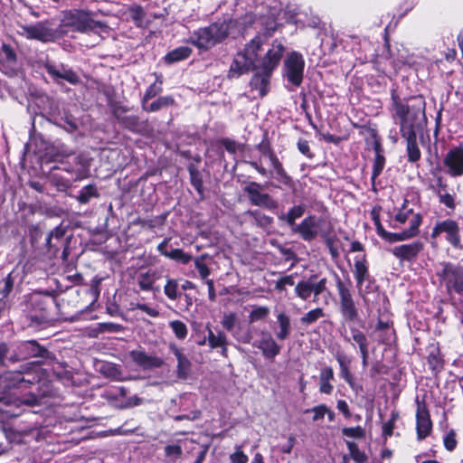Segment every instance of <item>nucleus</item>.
<instances>
[{
	"label": "nucleus",
	"mask_w": 463,
	"mask_h": 463,
	"mask_svg": "<svg viewBox=\"0 0 463 463\" xmlns=\"http://www.w3.org/2000/svg\"><path fill=\"white\" fill-rule=\"evenodd\" d=\"M229 34L230 27L225 21L214 22L194 31L188 42L201 51H209L226 40Z\"/></svg>",
	"instance_id": "obj_3"
},
{
	"label": "nucleus",
	"mask_w": 463,
	"mask_h": 463,
	"mask_svg": "<svg viewBox=\"0 0 463 463\" xmlns=\"http://www.w3.org/2000/svg\"><path fill=\"white\" fill-rule=\"evenodd\" d=\"M381 210H382L381 206H374L370 213L371 219L375 226L376 232L379 237L381 236V234H383L386 231L381 222V218H380Z\"/></svg>",
	"instance_id": "obj_53"
},
{
	"label": "nucleus",
	"mask_w": 463,
	"mask_h": 463,
	"mask_svg": "<svg viewBox=\"0 0 463 463\" xmlns=\"http://www.w3.org/2000/svg\"><path fill=\"white\" fill-rule=\"evenodd\" d=\"M187 170H188L189 175H190L191 185L194 188L196 193L200 195L201 199H203L204 197V187H203V175L201 174L198 167L193 163H190L187 165Z\"/></svg>",
	"instance_id": "obj_39"
},
{
	"label": "nucleus",
	"mask_w": 463,
	"mask_h": 463,
	"mask_svg": "<svg viewBox=\"0 0 463 463\" xmlns=\"http://www.w3.org/2000/svg\"><path fill=\"white\" fill-rule=\"evenodd\" d=\"M298 151L309 159L314 157V153L311 151L309 142L306 139L299 138L297 143Z\"/></svg>",
	"instance_id": "obj_63"
},
{
	"label": "nucleus",
	"mask_w": 463,
	"mask_h": 463,
	"mask_svg": "<svg viewBox=\"0 0 463 463\" xmlns=\"http://www.w3.org/2000/svg\"><path fill=\"white\" fill-rule=\"evenodd\" d=\"M63 23L71 31L81 33H98L107 28L104 23L92 19L90 12L80 9H74L66 13Z\"/></svg>",
	"instance_id": "obj_6"
},
{
	"label": "nucleus",
	"mask_w": 463,
	"mask_h": 463,
	"mask_svg": "<svg viewBox=\"0 0 463 463\" xmlns=\"http://www.w3.org/2000/svg\"><path fill=\"white\" fill-rule=\"evenodd\" d=\"M132 361L145 370L159 368L164 364V360L156 355H148L142 350H133L129 354Z\"/></svg>",
	"instance_id": "obj_28"
},
{
	"label": "nucleus",
	"mask_w": 463,
	"mask_h": 463,
	"mask_svg": "<svg viewBox=\"0 0 463 463\" xmlns=\"http://www.w3.org/2000/svg\"><path fill=\"white\" fill-rule=\"evenodd\" d=\"M166 258L184 265L188 264L193 260L192 255L184 252L182 249L171 250Z\"/></svg>",
	"instance_id": "obj_48"
},
{
	"label": "nucleus",
	"mask_w": 463,
	"mask_h": 463,
	"mask_svg": "<svg viewBox=\"0 0 463 463\" xmlns=\"http://www.w3.org/2000/svg\"><path fill=\"white\" fill-rule=\"evenodd\" d=\"M368 316L372 318H388L391 316L389 312V300L385 295L377 294L374 301L368 304Z\"/></svg>",
	"instance_id": "obj_31"
},
{
	"label": "nucleus",
	"mask_w": 463,
	"mask_h": 463,
	"mask_svg": "<svg viewBox=\"0 0 463 463\" xmlns=\"http://www.w3.org/2000/svg\"><path fill=\"white\" fill-rule=\"evenodd\" d=\"M442 167L439 162H437L436 165L430 170V174L435 179V185H432L431 188L437 193H442L446 191L448 188V184L446 183L445 178L441 175Z\"/></svg>",
	"instance_id": "obj_41"
},
{
	"label": "nucleus",
	"mask_w": 463,
	"mask_h": 463,
	"mask_svg": "<svg viewBox=\"0 0 463 463\" xmlns=\"http://www.w3.org/2000/svg\"><path fill=\"white\" fill-rule=\"evenodd\" d=\"M321 238L323 239V241L327 248L330 256L333 260H336L340 256V252L338 250V248L335 244L336 237L335 235H330L329 232H322L320 233Z\"/></svg>",
	"instance_id": "obj_43"
},
{
	"label": "nucleus",
	"mask_w": 463,
	"mask_h": 463,
	"mask_svg": "<svg viewBox=\"0 0 463 463\" xmlns=\"http://www.w3.org/2000/svg\"><path fill=\"white\" fill-rule=\"evenodd\" d=\"M424 243L420 241H414L411 243L402 244L392 249V255L401 261H414L423 250Z\"/></svg>",
	"instance_id": "obj_20"
},
{
	"label": "nucleus",
	"mask_w": 463,
	"mask_h": 463,
	"mask_svg": "<svg viewBox=\"0 0 463 463\" xmlns=\"http://www.w3.org/2000/svg\"><path fill=\"white\" fill-rule=\"evenodd\" d=\"M32 306L33 307V309H36L38 308L40 311H42V313L40 315H32L30 317V318H34V319H37V318H45L46 316H47V303L45 301V299L43 298H40V299H33L32 301Z\"/></svg>",
	"instance_id": "obj_60"
},
{
	"label": "nucleus",
	"mask_w": 463,
	"mask_h": 463,
	"mask_svg": "<svg viewBox=\"0 0 463 463\" xmlns=\"http://www.w3.org/2000/svg\"><path fill=\"white\" fill-rule=\"evenodd\" d=\"M334 274L340 298V311L342 316L345 318H358V309L350 289L336 273Z\"/></svg>",
	"instance_id": "obj_14"
},
{
	"label": "nucleus",
	"mask_w": 463,
	"mask_h": 463,
	"mask_svg": "<svg viewBox=\"0 0 463 463\" xmlns=\"http://www.w3.org/2000/svg\"><path fill=\"white\" fill-rule=\"evenodd\" d=\"M129 108L118 104L111 106V114L118 125L132 133H142L146 128V122L141 120L140 117L134 114H128Z\"/></svg>",
	"instance_id": "obj_10"
},
{
	"label": "nucleus",
	"mask_w": 463,
	"mask_h": 463,
	"mask_svg": "<svg viewBox=\"0 0 463 463\" xmlns=\"http://www.w3.org/2000/svg\"><path fill=\"white\" fill-rule=\"evenodd\" d=\"M268 39L269 38H265L261 33H258L245 44L243 50L241 52L243 57L249 60V64H258V62H260V52L262 50V46Z\"/></svg>",
	"instance_id": "obj_26"
},
{
	"label": "nucleus",
	"mask_w": 463,
	"mask_h": 463,
	"mask_svg": "<svg viewBox=\"0 0 463 463\" xmlns=\"http://www.w3.org/2000/svg\"><path fill=\"white\" fill-rule=\"evenodd\" d=\"M258 64H249V60L243 57L241 52H238L235 55L227 73L230 80L238 79L241 75L256 71Z\"/></svg>",
	"instance_id": "obj_24"
},
{
	"label": "nucleus",
	"mask_w": 463,
	"mask_h": 463,
	"mask_svg": "<svg viewBox=\"0 0 463 463\" xmlns=\"http://www.w3.org/2000/svg\"><path fill=\"white\" fill-rule=\"evenodd\" d=\"M307 211V205L305 203H298L292 205L288 212L281 213L278 215L279 221L288 226L292 232L295 226H297V220L304 216Z\"/></svg>",
	"instance_id": "obj_29"
},
{
	"label": "nucleus",
	"mask_w": 463,
	"mask_h": 463,
	"mask_svg": "<svg viewBox=\"0 0 463 463\" xmlns=\"http://www.w3.org/2000/svg\"><path fill=\"white\" fill-rule=\"evenodd\" d=\"M295 284L294 278L292 275H286L281 277L279 280H277L275 284V289L278 291L286 290L287 286H293Z\"/></svg>",
	"instance_id": "obj_64"
},
{
	"label": "nucleus",
	"mask_w": 463,
	"mask_h": 463,
	"mask_svg": "<svg viewBox=\"0 0 463 463\" xmlns=\"http://www.w3.org/2000/svg\"><path fill=\"white\" fill-rule=\"evenodd\" d=\"M436 284L444 289L449 296L463 297V265L451 261H440L435 269Z\"/></svg>",
	"instance_id": "obj_2"
},
{
	"label": "nucleus",
	"mask_w": 463,
	"mask_h": 463,
	"mask_svg": "<svg viewBox=\"0 0 463 463\" xmlns=\"http://www.w3.org/2000/svg\"><path fill=\"white\" fill-rule=\"evenodd\" d=\"M231 463H247L248 456L242 451L241 446L235 447V452L230 456Z\"/></svg>",
	"instance_id": "obj_61"
},
{
	"label": "nucleus",
	"mask_w": 463,
	"mask_h": 463,
	"mask_svg": "<svg viewBox=\"0 0 463 463\" xmlns=\"http://www.w3.org/2000/svg\"><path fill=\"white\" fill-rule=\"evenodd\" d=\"M257 347L260 348L262 351L263 355L269 359H273L280 352V347L268 334H262L261 338L258 342Z\"/></svg>",
	"instance_id": "obj_35"
},
{
	"label": "nucleus",
	"mask_w": 463,
	"mask_h": 463,
	"mask_svg": "<svg viewBox=\"0 0 463 463\" xmlns=\"http://www.w3.org/2000/svg\"><path fill=\"white\" fill-rule=\"evenodd\" d=\"M3 382L5 383V387L11 388H27L35 382V377L33 379H25L23 376L22 371L9 372L3 376Z\"/></svg>",
	"instance_id": "obj_33"
},
{
	"label": "nucleus",
	"mask_w": 463,
	"mask_h": 463,
	"mask_svg": "<svg viewBox=\"0 0 463 463\" xmlns=\"http://www.w3.org/2000/svg\"><path fill=\"white\" fill-rule=\"evenodd\" d=\"M59 69L55 64L47 62L44 64V69L48 75L58 84L59 80H63L71 85H78L80 82V78L71 68H67L64 64L60 65Z\"/></svg>",
	"instance_id": "obj_18"
},
{
	"label": "nucleus",
	"mask_w": 463,
	"mask_h": 463,
	"mask_svg": "<svg viewBox=\"0 0 463 463\" xmlns=\"http://www.w3.org/2000/svg\"><path fill=\"white\" fill-rule=\"evenodd\" d=\"M407 201L405 200L404 203L402 204V208L398 211L396 213L394 220L401 224L405 223L411 215H414L413 210L411 208H407L406 206Z\"/></svg>",
	"instance_id": "obj_57"
},
{
	"label": "nucleus",
	"mask_w": 463,
	"mask_h": 463,
	"mask_svg": "<svg viewBox=\"0 0 463 463\" xmlns=\"http://www.w3.org/2000/svg\"><path fill=\"white\" fill-rule=\"evenodd\" d=\"M130 17L137 27H141L146 13L141 5H136L129 10Z\"/></svg>",
	"instance_id": "obj_54"
},
{
	"label": "nucleus",
	"mask_w": 463,
	"mask_h": 463,
	"mask_svg": "<svg viewBox=\"0 0 463 463\" xmlns=\"http://www.w3.org/2000/svg\"><path fill=\"white\" fill-rule=\"evenodd\" d=\"M50 354L51 353L37 341L30 340L20 343L17 346V354L10 359L13 362H17L34 357L49 358Z\"/></svg>",
	"instance_id": "obj_17"
},
{
	"label": "nucleus",
	"mask_w": 463,
	"mask_h": 463,
	"mask_svg": "<svg viewBox=\"0 0 463 463\" xmlns=\"http://www.w3.org/2000/svg\"><path fill=\"white\" fill-rule=\"evenodd\" d=\"M255 148L260 154V156H265L269 152L273 149L272 143L269 137L268 130H264L261 141L255 146Z\"/></svg>",
	"instance_id": "obj_52"
},
{
	"label": "nucleus",
	"mask_w": 463,
	"mask_h": 463,
	"mask_svg": "<svg viewBox=\"0 0 463 463\" xmlns=\"http://www.w3.org/2000/svg\"><path fill=\"white\" fill-rule=\"evenodd\" d=\"M175 105V99L172 95L159 96L156 99L150 104L142 106L143 110L153 113L161 110L162 109L172 107Z\"/></svg>",
	"instance_id": "obj_38"
},
{
	"label": "nucleus",
	"mask_w": 463,
	"mask_h": 463,
	"mask_svg": "<svg viewBox=\"0 0 463 463\" xmlns=\"http://www.w3.org/2000/svg\"><path fill=\"white\" fill-rule=\"evenodd\" d=\"M193 52V50L188 46H179L164 56V61L166 64H173L178 61L188 59Z\"/></svg>",
	"instance_id": "obj_40"
},
{
	"label": "nucleus",
	"mask_w": 463,
	"mask_h": 463,
	"mask_svg": "<svg viewBox=\"0 0 463 463\" xmlns=\"http://www.w3.org/2000/svg\"><path fill=\"white\" fill-rule=\"evenodd\" d=\"M385 164L386 158L384 155H376V156H374L371 176L372 189L374 192L377 191L375 180L383 173Z\"/></svg>",
	"instance_id": "obj_42"
},
{
	"label": "nucleus",
	"mask_w": 463,
	"mask_h": 463,
	"mask_svg": "<svg viewBox=\"0 0 463 463\" xmlns=\"http://www.w3.org/2000/svg\"><path fill=\"white\" fill-rule=\"evenodd\" d=\"M446 174L456 178L463 175V146H453L446 153L442 161Z\"/></svg>",
	"instance_id": "obj_16"
},
{
	"label": "nucleus",
	"mask_w": 463,
	"mask_h": 463,
	"mask_svg": "<svg viewBox=\"0 0 463 463\" xmlns=\"http://www.w3.org/2000/svg\"><path fill=\"white\" fill-rule=\"evenodd\" d=\"M262 189L261 184L251 181L243 188V192L251 205L269 211L277 210L279 208V202L269 194L263 193Z\"/></svg>",
	"instance_id": "obj_9"
},
{
	"label": "nucleus",
	"mask_w": 463,
	"mask_h": 463,
	"mask_svg": "<svg viewBox=\"0 0 463 463\" xmlns=\"http://www.w3.org/2000/svg\"><path fill=\"white\" fill-rule=\"evenodd\" d=\"M245 214L250 216L252 219V223L265 231L269 232L271 229L274 227V218L263 213L260 209L248 210L245 212Z\"/></svg>",
	"instance_id": "obj_32"
},
{
	"label": "nucleus",
	"mask_w": 463,
	"mask_h": 463,
	"mask_svg": "<svg viewBox=\"0 0 463 463\" xmlns=\"http://www.w3.org/2000/svg\"><path fill=\"white\" fill-rule=\"evenodd\" d=\"M18 65V55L15 49L3 43L0 47V71L5 74H13Z\"/></svg>",
	"instance_id": "obj_22"
},
{
	"label": "nucleus",
	"mask_w": 463,
	"mask_h": 463,
	"mask_svg": "<svg viewBox=\"0 0 463 463\" xmlns=\"http://www.w3.org/2000/svg\"><path fill=\"white\" fill-rule=\"evenodd\" d=\"M422 214L420 213H417L410 220V227L408 229H405L401 232H390L385 231L383 234H381L380 238L389 243L403 241L415 238L420 234V227L422 223Z\"/></svg>",
	"instance_id": "obj_15"
},
{
	"label": "nucleus",
	"mask_w": 463,
	"mask_h": 463,
	"mask_svg": "<svg viewBox=\"0 0 463 463\" xmlns=\"http://www.w3.org/2000/svg\"><path fill=\"white\" fill-rule=\"evenodd\" d=\"M164 220H165V218H161V221L159 222H157L154 219L146 220V219H143V218L137 217V219L134 220L133 223L135 225H139V226H141L143 228L147 227L149 229H154L157 225L162 224Z\"/></svg>",
	"instance_id": "obj_62"
},
{
	"label": "nucleus",
	"mask_w": 463,
	"mask_h": 463,
	"mask_svg": "<svg viewBox=\"0 0 463 463\" xmlns=\"http://www.w3.org/2000/svg\"><path fill=\"white\" fill-rule=\"evenodd\" d=\"M442 233L445 234L446 241L455 250H461L463 249L460 226L459 223L454 219H445L438 221L430 233V237L436 240Z\"/></svg>",
	"instance_id": "obj_8"
},
{
	"label": "nucleus",
	"mask_w": 463,
	"mask_h": 463,
	"mask_svg": "<svg viewBox=\"0 0 463 463\" xmlns=\"http://www.w3.org/2000/svg\"><path fill=\"white\" fill-rule=\"evenodd\" d=\"M164 293L170 300L180 299L183 296V292L180 289L178 279L167 278L165 285L164 286ZM184 296L186 298L188 305H192V300L188 295L184 294Z\"/></svg>",
	"instance_id": "obj_36"
},
{
	"label": "nucleus",
	"mask_w": 463,
	"mask_h": 463,
	"mask_svg": "<svg viewBox=\"0 0 463 463\" xmlns=\"http://www.w3.org/2000/svg\"><path fill=\"white\" fill-rule=\"evenodd\" d=\"M14 279L12 273H9L5 279L0 281V293L4 298H6L13 290Z\"/></svg>",
	"instance_id": "obj_56"
},
{
	"label": "nucleus",
	"mask_w": 463,
	"mask_h": 463,
	"mask_svg": "<svg viewBox=\"0 0 463 463\" xmlns=\"http://www.w3.org/2000/svg\"><path fill=\"white\" fill-rule=\"evenodd\" d=\"M163 91V87L158 86L155 83L150 84L145 90L144 95L141 98V107L145 104H147L148 101L156 96H158Z\"/></svg>",
	"instance_id": "obj_51"
},
{
	"label": "nucleus",
	"mask_w": 463,
	"mask_h": 463,
	"mask_svg": "<svg viewBox=\"0 0 463 463\" xmlns=\"http://www.w3.org/2000/svg\"><path fill=\"white\" fill-rule=\"evenodd\" d=\"M342 434L348 438L362 439L364 437L365 431L361 426L345 427L342 429Z\"/></svg>",
	"instance_id": "obj_58"
},
{
	"label": "nucleus",
	"mask_w": 463,
	"mask_h": 463,
	"mask_svg": "<svg viewBox=\"0 0 463 463\" xmlns=\"http://www.w3.org/2000/svg\"><path fill=\"white\" fill-rule=\"evenodd\" d=\"M162 274L156 269H148L146 272H139L137 275V283L142 291H152L154 295L160 293V287L156 282L160 279Z\"/></svg>",
	"instance_id": "obj_25"
},
{
	"label": "nucleus",
	"mask_w": 463,
	"mask_h": 463,
	"mask_svg": "<svg viewBox=\"0 0 463 463\" xmlns=\"http://www.w3.org/2000/svg\"><path fill=\"white\" fill-rule=\"evenodd\" d=\"M49 182L59 192H67L71 187V182L70 179L54 173L50 175Z\"/></svg>",
	"instance_id": "obj_45"
},
{
	"label": "nucleus",
	"mask_w": 463,
	"mask_h": 463,
	"mask_svg": "<svg viewBox=\"0 0 463 463\" xmlns=\"http://www.w3.org/2000/svg\"><path fill=\"white\" fill-rule=\"evenodd\" d=\"M437 196L440 203L444 204L447 208L454 211L456 208L455 195L449 193L437 192Z\"/></svg>",
	"instance_id": "obj_59"
},
{
	"label": "nucleus",
	"mask_w": 463,
	"mask_h": 463,
	"mask_svg": "<svg viewBox=\"0 0 463 463\" xmlns=\"http://www.w3.org/2000/svg\"><path fill=\"white\" fill-rule=\"evenodd\" d=\"M264 29L261 33L265 38H270L279 27V23L274 17H268L264 23Z\"/></svg>",
	"instance_id": "obj_55"
},
{
	"label": "nucleus",
	"mask_w": 463,
	"mask_h": 463,
	"mask_svg": "<svg viewBox=\"0 0 463 463\" xmlns=\"http://www.w3.org/2000/svg\"><path fill=\"white\" fill-rule=\"evenodd\" d=\"M210 258L211 256L208 253H203L194 259V267L203 279H207L211 273V270L205 262V260Z\"/></svg>",
	"instance_id": "obj_47"
},
{
	"label": "nucleus",
	"mask_w": 463,
	"mask_h": 463,
	"mask_svg": "<svg viewBox=\"0 0 463 463\" xmlns=\"http://www.w3.org/2000/svg\"><path fill=\"white\" fill-rule=\"evenodd\" d=\"M264 157L269 159L270 165L276 175L275 178L277 179V181L288 189H295V181L284 168L283 164L278 157L274 148L271 150V152H269Z\"/></svg>",
	"instance_id": "obj_21"
},
{
	"label": "nucleus",
	"mask_w": 463,
	"mask_h": 463,
	"mask_svg": "<svg viewBox=\"0 0 463 463\" xmlns=\"http://www.w3.org/2000/svg\"><path fill=\"white\" fill-rule=\"evenodd\" d=\"M417 406L416 410V430L418 440H422L427 438L432 430V420L430 413L425 401V398L420 399L419 396L415 399Z\"/></svg>",
	"instance_id": "obj_12"
},
{
	"label": "nucleus",
	"mask_w": 463,
	"mask_h": 463,
	"mask_svg": "<svg viewBox=\"0 0 463 463\" xmlns=\"http://www.w3.org/2000/svg\"><path fill=\"white\" fill-rule=\"evenodd\" d=\"M22 28L27 39L43 43L51 42L53 39V32L46 26L45 23L39 22L32 25H24Z\"/></svg>",
	"instance_id": "obj_23"
},
{
	"label": "nucleus",
	"mask_w": 463,
	"mask_h": 463,
	"mask_svg": "<svg viewBox=\"0 0 463 463\" xmlns=\"http://www.w3.org/2000/svg\"><path fill=\"white\" fill-rule=\"evenodd\" d=\"M418 133L411 131L400 134L405 141L407 162L416 165L421 158V151L417 141Z\"/></svg>",
	"instance_id": "obj_27"
},
{
	"label": "nucleus",
	"mask_w": 463,
	"mask_h": 463,
	"mask_svg": "<svg viewBox=\"0 0 463 463\" xmlns=\"http://www.w3.org/2000/svg\"><path fill=\"white\" fill-rule=\"evenodd\" d=\"M390 111L399 132H421L427 124L426 101L422 95L402 97L397 89L390 90Z\"/></svg>",
	"instance_id": "obj_1"
},
{
	"label": "nucleus",
	"mask_w": 463,
	"mask_h": 463,
	"mask_svg": "<svg viewBox=\"0 0 463 463\" xmlns=\"http://www.w3.org/2000/svg\"><path fill=\"white\" fill-rule=\"evenodd\" d=\"M327 279H319L318 274H312L307 279L300 280L295 286L296 295L303 300H307L313 296L314 301L318 302L320 297L324 302L328 304L333 299L332 294L326 288Z\"/></svg>",
	"instance_id": "obj_5"
},
{
	"label": "nucleus",
	"mask_w": 463,
	"mask_h": 463,
	"mask_svg": "<svg viewBox=\"0 0 463 463\" xmlns=\"http://www.w3.org/2000/svg\"><path fill=\"white\" fill-rule=\"evenodd\" d=\"M271 75V72L265 71L264 70L256 71L249 83L250 90H258L260 98L265 97L269 91Z\"/></svg>",
	"instance_id": "obj_30"
},
{
	"label": "nucleus",
	"mask_w": 463,
	"mask_h": 463,
	"mask_svg": "<svg viewBox=\"0 0 463 463\" xmlns=\"http://www.w3.org/2000/svg\"><path fill=\"white\" fill-rule=\"evenodd\" d=\"M285 51L286 48L281 40H273L270 47L268 49L264 56L260 58L258 69L273 73V71L279 67Z\"/></svg>",
	"instance_id": "obj_13"
},
{
	"label": "nucleus",
	"mask_w": 463,
	"mask_h": 463,
	"mask_svg": "<svg viewBox=\"0 0 463 463\" xmlns=\"http://www.w3.org/2000/svg\"><path fill=\"white\" fill-rule=\"evenodd\" d=\"M353 272L359 294L367 303L368 300L365 298L364 295L373 292L377 287L375 285L374 278L370 274L369 264L365 253L361 257L356 256L354 258Z\"/></svg>",
	"instance_id": "obj_7"
},
{
	"label": "nucleus",
	"mask_w": 463,
	"mask_h": 463,
	"mask_svg": "<svg viewBox=\"0 0 463 463\" xmlns=\"http://www.w3.org/2000/svg\"><path fill=\"white\" fill-rule=\"evenodd\" d=\"M352 125L355 128L364 129L368 134V137L365 138V142L369 143L370 139L373 141V149L374 151V156H376V155H384V149L382 145V138L379 136L378 130L375 128L365 125L362 126L354 122H353Z\"/></svg>",
	"instance_id": "obj_34"
},
{
	"label": "nucleus",
	"mask_w": 463,
	"mask_h": 463,
	"mask_svg": "<svg viewBox=\"0 0 463 463\" xmlns=\"http://www.w3.org/2000/svg\"><path fill=\"white\" fill-rule=\"evenodd\" d=\"M347 448L349 449L351 458L356 463H365L367 461V456L364 452L361 451L356 443L353 441H346Z\"/></svg>",
	"instance_id": "obj_50"
},
{
	"label": "nucleus",
	"mask_w": 463,
	"mask_h": 463,
	"mask_svg": "<svg viewBox=\"0 0 463 463\" xmlns=\"http://www.w3.org/2000/svg\"><path fill=\"white\" fill-rule=\"evenodd\" d=\"M286 77L288 82L298 87L301 85L304 77L305 60L298 52H290L284 61Z\"/></svg>",
	"instance_id": "obj_11"
},
{
	"label": "nucleus",
	"mask_w": 463,
	"mask_h": 463,
	"mask_svg": "<svg viewBox=\"0 0 463 463\" xmlns=\"http://www.w3.org/2000/svg\"><path fill=\"white\" fill-rule=\"evenodd\" d=\"M216 146H222L229 154L235 155L241 148L244 146V144H240L234 139L229 137H222L216 140Z\"/></svg>",
	"instance_id": "obj_46"
},
{
	"label": "nucleus",
	"mask_w": 463,
	"mask_h": 463,
	"mask_svg": "<svg viewBox=\"0 0 463 463\" xmlns=\"http://www.w3.org/2000/svg\"><path fill=\"white\" fill-rule=\"evenodd\" d=\"M170 348L177 358V377L185 380L191 370V363L175 345H171Z\"/></svg>",
	"instance_id": "obj_37"
},
{
	"label": "nucleus",
	"mask_w": 463,
	"mask_h": 463,
	"mask_svg": "<svg viewBox=\"0 0 463 463\" xmlns=\"http://www.w3.org/2000/svg\"><path fill=\"white\" fill-rule=\"evenodd\" d=\"M292 233L298 234L305 241H314L319 235L317 216L314 214L306 216L300 223L295 226Z\"/></svg>",
	"instance_id": "obj_19"
},
{
	"label": "nucleus",
	"mask_w": 463,
	"mask_h": 463,
	"mask_svg": "<svg viewBox=\"0 0 463 463\" xmlns=\"http://www.w3.org/2000/svg\"><path fill=\"white\" fill-rule=\"evenodd\" d=\"M98 198L99 197V194L98 192L97 186L94 184H90L88 185H85L81 188L77 200L81 204L88 203L91 198Z\"/></svg>",
	"instance_id": "obj_44"
},
{
	"label": "nucleus",
	"mask_w": 463,
	"mask_h": 463,
	"mask_svg": "<svg viewBox=\"0 0 463 463\" xmlns=\"http://www.w3.org/2000/svg\"><path fill=\"white\" fill-rule=\"evenodd\" d=\"M67 227L61 224L50 231L41 250L48 258H57L61 250V259L66 261L70 255L71 237L66 236Z\"/></svg>",
	"instance_id": "obj_4"
},
{
	"label": "nucleus",
	"mask_w": 463,
	"mask_h": 463,
	"mask_svg": "<svg viewBox=\"0 0 463 463\" xmlns=\"http://www.w3.org/2000/svg\"><path fill=\"white\" fill-rule=\"evenodd\" d=\"M352 333V338L354 341H355L358 345L361 352L362 356H364V358H367L368 356V346H367V341L365 338V335L358 331L357 329H351Z\"/></svg>",
	"instance_id": "obj_49"
}]
</instances>
